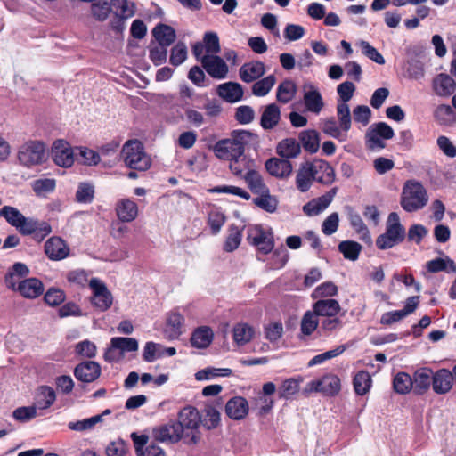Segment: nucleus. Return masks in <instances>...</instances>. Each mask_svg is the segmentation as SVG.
I'll list each match as a JSON object with an SVG mask.
<instances>
[{
  "instance_id": "obj_13",
  "label": "nucleus",
  "mask_w": 456,
  "mask_h": 456,
  "mask_svg": "<svg viewBox=\"0 0 456 456\" xmlns=\"http://www.w3.org/2000/svg\"><path fill=\"white\" fill-rule=\"evenodd\" d=\"M310 166L314 175V181L323 184L330 185L336 179V173L331 165L321 159H315L310 162Z\"/></svg>"
},
{
  "instance_id": "obj_40",
  "label": "nucleus",
  "mask_w": 456,
  "mask_h": 456,
  "mask_svg": "<svg viewBox=\"0 0 456 456\" xmlns=\"http://www.w3.org/2000/svg\"><path fill=\"white\" fill-rule=\"evenodd\" d=\"M371 384L372 379L367 370L358 371L353 379L354 389L358 395H366L370 391Z\"/></svg>"
},
{
  "instance_id": "obj_14",
  "label": "nucleus",
  "mask_w": 456,
  "mask_h": 456,
  "mask_svg": "<svg viewBox=\"0 0 456 456\" xmlns=\"http://www.w3.org/2000/svg\"><path fill=\"white\" fill-rule=\"evenodd\" d=\"M304 92V104L308 111L319 114L324 106L322 96L313 83H305L302 86Z\"/></svg>"
},
{
  "instance_id": "obj_39",
  "label": "nucleus",
  "mask_w": 456,
  "mask_h": 456,
  "mask_svg": "<svg viewBox=\"0 0 456 456\" xmlns=\"http://www.w3.org/2000/svg\"><path fill=\"white\" fill-rule=\"evenodd\" d=\"M200 417V424L208 430L214 429L220 424V412L214 405H206Z\"/></svg>"
},
{
  "instance_id": "obj_21",
  "label": "nucleus",
  "mask_w": 456,
  "mask_h": 456,
  "mask_svg": "<svg viewBox=\"0 0 456 456\" xmlns=\"http://www.w3.org/2000/svg\"><path fill=\"white\" fill-rule=\"evenodd\" d=\"M452 373L447 369H440L433 372L432 387L435 393L444 395L452 387Z\"/></svg>"
},
{
  "instance_id": "obj_42",
  "label": "nucleus",
  "mask_w": 456,
  "mask_h": 456,
  "mask_svg": "<svg viewBox=\"0 0 456 456\" xmlns=\"http://www.w3.org/2000/svg\"><path fill=\"white\" fill-rule=\"evenodd\" d=\"M348 208V218L350 221L351 226L354 229V231L361 235V238L365 241H370V234L368 227L362 221L361 216L354 211V209L350 207Z\"/></svg>"
},
{
  "instance_id": "obj_37",
  "label": "nucleus",
  "mask_w": 456,
  "mask_h": 456,
  "mask_svg": "<svg viewBox=\"0 0 456 456\" xmlns=\"http://www.w3.org/2000/svg\"><path fill=\"white\" fill-rule=\"evenodd\" d=\"M56 400L53 388L48 386H41L37 388L35 397V406L40 410L49 408Z\"/></svg>"
},
{
  "instance_id": "obj_29",
  "label": "nucleus",
  "mask_w": 456,
  "mask_h": 456,
  "mask_svg": "<svg viewBox=\"0 0 456 456\" xmlns=\"http://www.w3.org/2000/svg\"><path fill=\"white\" fill-rule=\"evenodd\" d=\"M304 378L300 375L286 379L278 388V396L280 399L289 400L296 395L300 389V385Z\"/></svg>"
},
{
  "instance_id": "obj_62",
  "label": "nucleus",
  "mask_w": 456,
  "mask_h": 456,
  "mask_svg": "<svg viewBox=\"0 0 456 456\" xmlns=\"http://www.w3.org/2000/svg\"><path fill=\"white\" fill-rule=\"evenodd\" d=\"M226 217L223 212L218 209H212L208 213V224L210 227L211 233L217 234L224 224L225 223Z\"/></svg>"
},
{
  "instance_id": "obj_41",
  "label": "nucleus",
  "mask_w": 456,
  "mask_h": 456,
  "mask_svg": "<svg viewBox=\"0 0 456 456\" xmlns=\"http://www.w3.org/2000/svg\"><path fill=\"white\" fill-rule=\"evenodd\" d=\"M321 393L328 396L338 395L341 388L340 379L337 375L329 374L321 379Z\"/></svg>"
},
{
  "instance_id": "obj_49",
  "label": "nucleus",
  "mask_w": 456,
  "mask_h": 456,
  "mask_svg": "<svg viewBox=\"0 0 456 456\" xmlns=\"http://www.w3.org/2000/svg\"><path fill=\"white\" fill-rule=\"evenodd\" d=\"M427 270L429 273H438L442 271L456 273V264L449 257L446 259L436 258L427 263Z\"/></svg>"
},
{
  "instance_id": "obj_6",
  "label": "nucleus",
  "mask_w": 456,
  "mask_h": 456,
  "mask_svg": "<svg viewBox=\"0 0 456 456\" xmlns=\"http://www.w3.org/2000/svg\"><path fill=\"white\" fill-rule=\"evenodd\" d=\"M45 144L37 140L23 143L18 151L20 163L27 167L42 164L45 159Z\"/></svg>"
},
{
  "instance_id": "obj_18",
  "label": "nucleus",
  "mask_w": 456,
  "mask_h": 456,
  "mask_svg": "<svg viewBox=\"0 0 456 456\" xmlns=\"http://www.w3.org/2000/svg\"><path fill=\"white\" fill-rule=\"evenodd\" d=\"M226 415L234 420H240L248 414L249 406L246 398L234 396L227 401L225 404Z\"/></svg>"
},
{
  "instance_id": "obj_30",
  "label": "nucleus",
  "mask_w": 456,
  "mask_h": 456,
  "mask_svg": "<svg viewBox=\"0 0 456 456\" xmlns=\"http://www.w3.org/2000/svg\"><path fill=\"white\" fill-rule=\"evenodd\" d=\"M433 86L436 94L439 96H449L456 90V83L453 78L444 73L436 77L433 81Z\"/></svg>"
},
{
  "instance_id": "obj_28",
  "label": "nucleus",
  "mask_w": 456,
  "mask_h": 456,
  "mask_svg": "<svg viewBox=\"0 0 456 456\" xmlns=\"http://www.w3.org/2000/svg\"><path fill=\"white\" fill-rule=\"evenodd\" d=\"M340 309L338 301L333 298L319 299L313 305V311L317 316L334 317Z\"/></svg>"
},
{
  "instance_id": "obj_12",
  "label": "nucleus",
  "mask_w": 456,
  "mask_h": 456,
  "mask_svg": "<svg viewBox=\"0 0 456 456\" xmlns=\"http://www.w3.org/2000/svg\"><path fill=\"white\" fill-rule=\"evenodd\" d=\"M202 68L213 78L224 79L228 73L225 61L216 54H206L200 58Z\"/></svg>"
},
{
  "instance_id": "obj_44",
  "label": "nucleus",
  "mask_w": 456,
  "mask_h": 456,
  "mask_svg": "<svg viewBox=\"0 0 456 456\" xmlns=\"http://www.w3.org/2000/svg\"><path fill=\"white\" fill-rule=\"evenodd\" d=\"M393 388L399 395L408 394L413 390L411 376L404 371L398 372L393 379Z\"/></svg>"
},
{
  "instance_id": "obj_63",
  "label": "nucleus",
  "mask_w": 456,
  "mask_h": 456,
  "mask_svg": "<svg viewBox=\"0 0 456 456\" xmlns=\"http://www.w3.org/2000/svg\"><path fill=\"white\" fill-rule=\"evenodd\" d=\"M230 161L229 167L231 172L239 178H243L245 173L251 169L249 167V161L247 160L246 157L243 155L240 158L232 159Z\"/></svg>"
},
{
  "instance_id": "obj_26",
  "label": "nucleus",
  "mask_w": 456,
  "mask_h": 456,
  "mask_svg": "<svg viewBox=\"0 0 456 456\" xmlns=\"http://www.w3.org/2000/svg\"><path fill=\"white\" fill-rule=\"evenodd\" d=\"M16 290L26 298H37L43 294L44 285L37 278H28L20 281L16 287Z\"/></svg>"
},
{
  "instance_id": "obj_23",
  "label": "nucleus",
  "mask_w": 456,
  "mask_h": 456,
  "mask_svg": "<svg viewBox=\"0 0 456 456\" xmlns=\"http://www.w3.org/2000/svg\"><path fill=\"white\" fill-rule=\"evenodd\" d=\"M217 94L225 102L233 103L242 99L243 88L237 82H226L217 86Z\"/></svg>"
},
{
  "instance_id": "obj_25",
  "label": "nucleus",
  "mask_w": 456,
  "mask_h": 456,
  "mask_svg": "<svg viewBox=\"0 0 456 456\" xmlns=\"http://www.w3.org/2000/svg\"><path fill=\"white\" fill-rule=\"evenodd\" d=\"M137 204L129 199L120 200L116 205V216L121 222H132L138 216Z\"/></svg>"
},
{
  "instance_id": "obj_33",
  "label": "nucleus",
  "mask_w": 456,
  "mask_h": 456,
  "mask_svg": "<svg viewBox=\"0 0 456 456\" xmlns=\"http://www.w3.org/2000/svg\"><path fill=\"white\" fill-rule=\"evenodd\" d=\"M152 35L159 45L164 47L171 45L175 38V30L169 25L159 23L152 30Z\"/></svg>"
},
{
  "instance_id": "obj_27",
  "label": "nucleus",
  "mask_w": 456,
  "mask_h": 456,
  "mask_svg": "<svg viewBox=\"0 0 456 456\" xmlns=\"http://www.w3.org/2000/svg\"><path fill=\"white\" fill-rule=\"evenodd\" d=\"M214 333L211 328L200 326L193 330L190 342L191 346L199 349H204L210 346L213 341Z\"/></svg>"
},
{
  "instance_id": "obj_47",
  "label": "nucleus",
  "mask_w": 456,
  "mask_h": 456,
  "mask_svg": "<svg viewBox=\"0 0 456 456\" xmlns=\"http://www.w3.org/2000/svg\"><path fill=\"white\" fill-rule=\"evenodd\" d=\"M296 92V84L291 80H285L277 88L276 99L278 102L286 104L294 98Z\"/></svg>"
},
{
  "instance_id": "obj_59",
  "label": "nucleus",
  "mask_w": 456,
  "mask_h": 456,
  "mask_svg": "<svg viewBox=\"0 0 456 456\" xmlns=\"http://www.w3.org/2000/svg\"><path fill=\"white\" fill-rule=\"evenodd\" d=\"M135 13V4L129 0H116V18L126 20Z\"/></svg>"
},
{
  "instance_id": "obj_35",
  "label": "nucleus",
  "mask_w": 456,
  "mask_h": 456,
  "mask_svg": "<svg viewBox=\"0 0 456 456\" xmlns=\"http://www.w3.org/2000/svg\"><path fill=\"white\" fill-rule=\"evenodd\" d=\"M242 179L253 194L266 192V190L269 189L260 173L255 169H248Z\"/></svg>"
},
{
  "instance_id": "obj_16",
  "label": "nucleus",
  "mask_w": 456,
  "mask_h": 456,
  "mask_svg": "<svg viewBox=\"0 0 456 456\" xmlns=\"http://www.w3.org/2000/svg\"><path fill=\"white\" fill-rule=\"evenodd\" d=\"M45 253L49 259L59 261L69 256V248L61 238L53 236L45 241Z\"/></svg>"
},
{
  "instance_id": "obj_34",
  "label": "nucleus",
  "mask_w": 456,
  "mask_h": 456,
  "mask_svg": "<svg viewBox=\"0 0 456 456\" xmlns=\"http://www.w3.org/2000/svg\"><path fill=\"white\" fill-rule=\"evenodd\" d=\"M313 181H314V175L310 166V162H305L301 165L296 175V185L301 192L307 191Z\"/></svg>"
},
{
  "instance_id": "obj_56",
  "label": "nucleus",
  "mask_w": 456,
  "mask_h": 456,
  "mask_svg": "<svg viewBox=\"0 0 456 456\" xmlns=\"http://www.w3.org/2000/svg\"><path fill=\"white\" fill-rule=\"evenodd\" d=\"M1 216H3L9 224L17 229L24 215L14 207L4 206L0 209V217Z\"/></svg>"
},
{
  "instance_id": "obj_53",
  "label": "nucleus",
  "mask_w": 456,
  "mask_h": 456,
  "mask_svg": "<svg viewBox=\"0 0 456 456\" xmlns=\"http://www.w3.org/2000/svg\"><path fill=\"white\" fill-rule=\"evenodd\" d=\"M114 4V0L110 1H98L96 3L92 4L91 5V12L94 18L97 20H105L110 13L112 12V5Z\"/></svg>"
},
{
  "instance_id": "obj_15",
  "label": "nucleus",
  "mask_w": 456,
  "mask_h": 456,
  "mask_svg": "<svg viewBox=\"0 0 456 456\" xmlns=\"http://www.w3.org/2000/svg\"><path fill=\"white\" fill-rule=\"evenodd\" d=\"M89 287L94 294L93 303L102 310L107 309L111 305L112 297L105 284L97 278H92L89 281Z\"/></svg>"
},
{
  "instance_id": "obj_36",
  "label": "nucleus",
  "mask_w": 456,
  "mask_h": 456,
  "mask_svg": "<svg viewBox=\"0 0 456 456\" xmlns=\"http://www.w3.org/2000/svg\"><path fill=\"white\" fill-rule=\"evenodd\" d=\"M111 410L107 409L102 413L77 421H71L68 424L70 430L83 432L92 430L96 424L102 423L105 415H110Z\"/></svg>"
},
{
  "instance_id": "obj_50",
  "label": "nucleus",
  "mask_w": 456,
  "mask_h": 456,
  "mask_svg": "<svg viewBox=\"0 0 456 456\" xmlns=\"http://www.w3.org/2000/svg\"><path fill=\"white\" fill-rule=\"evenodd\" d=\"M75 151V159L81 164L93 166L100 161L99 154L94 150L86 147H76Z\"/></svg>"
},
{
  "instance_id": "obj_22",
  "label": "nucleus",
  "mask_w": 456,
  "mask_h": 456,
  "mask_svg": "<svg viewBox=\"0 0 456 456\" xmlns=\"http://www.w3.org/2000/svg\"><path fill=\"white\" fill-rule=\"evenodd\" d=\"M265 73V64L260 61L244 63L239 69L240 77L245 83L256 81Z\"/></svg>"
},
{
  "instance_id": "obj_24",
  "label": "nucleus",
  "mask_w": 456,
  "mask_h": 456,
  "mask_svg": "<svg viewBox=\"0 0 456 456\" xmlns=\"http://www.w3.org/2000/svg\"><path fill=\"white\" fill-rule=\"evenodd\" d=\"M265 168L271 175L278 178H286L292 173V165L288 159H269L265 162Z\"/></svg>"
},
{
  "instance_id": "obj_51",
  "label": "nucleus",
  "mask_w": 456,
  "mask_h": 456,
  "mask_svg": "<svg viewBox=\"0 0 456 456\" xmlns=\"http://www.w3.org/2000/svg\"><path fill=\"white\" fill-rule=\"evenodd\" d=\"M258 195L259 197H256L253 200V202L256 206L269 213H273L276 211L278 200L274 196L270 194L269 189L266 190V192H262Z\"/></svg>"
},
{
  "instance_id": "obj_19",
  "label": "nucleus",
  "mask_w": 456,
  "mask_h": 456,
  "mask_svg": "<svg viewBox=\"0 0 456 456\" xmlns=\"http://www.w3.org/2000/svg\"><path fill=\"white\" fill-rule=\"evenodd\" d=\"M101 374L100 365L92 361L83 362L77 364L74 370L76 379L84 383L94 381Z\"/></svg>"
},
{
  "instance_id": "obj_10",
  "label": "nucleus",
  "mask_w": 456,
  "mask_h": 456,
  "mask_svg": "<svg viewBox=\"0 0 456 456\" xmlns=\"http://www.w3.org/2000/svg\"><path fill=\"white\" fill-rule=\"evenodd\" d=\"M75 149L62 139L56 140L52 146V159L53 162L61 167H70L75 161Z\"/></svg>"
},
{
  "instance_id": "obj_43",
  "label": "nucleus",
  "mask_w": 456,
  "mask_h": 456,
  "mask_svg": "<svg viewBox=\"0 0 456 456\" xmlns=\"http://www.w3.org/2000/svg\"><path fill=\"white\" fill-rule=\"evenodd\" d=\"M436 121L443 126H452L456 122V113L450 105L441 104L434 112Z\"/></svg>"
},
{
  "instance_id": "obj_11",
  "label": "nucleus",
  "mask_w": 456,
  "mask_h": 456,
  "mask_svg": "<svg viewBox=\"0 0 456 456\" xmlns=\"http://www.w3.org/2000/svg\"><path fill=\"white\" fill-rule=\"evenodd\" d=\"M152 436L157 442L177 443L183 437L181 427L175 420L152 428Z\"/></svg>"
},
{
  "instance_id": "obj_52",
  "label": "nucleus",
  "mask_w": 456,
  "mask_h": 456,
  "mask_svg": "<svg viewBox=\"0 0 456 456\" xmlns=\"http://www.w3.org/2000/svg\"><path fill=\"white\" fill-rule=\"evenodd\" d=\"M254 335V330L247 323H239L233 328V339L238 345L248 343Z\"/></svg>"
},
{
  "instance_id": "obj_9",
  "label": "nucleus",
  "mask_w": 456,
  "mask_h": 456,
  "mask_svg": "<svg viewBox=\"0 0 456 456\" xmlns=\"http://www.w3.org/2000/svg\"><path fill=\"white\" fill-rule=\"evenodd\" d=\"M247 239L249 244L256 247L257 250L264 255L271 253L274 248V238L272 229L265 230L260 224L248 230Z\"/></svg>"
},
{
  "instance_id": "obj_1",
  "label": "nucleus",
  "mask_w": 456,
  "mask_h": 456,
  "mask_svg": "<svg viewBox=\"0 0 456 456\" xmlns=\"http://www.w3.org/2000/svg\"><path fill=\"white\" fill-rule=\"evenodd\" d=\"M257 135L247 130H233L227 139L218 141L214 146V152L218 159L231 160L243 156L245 147Z\"/></svg>"
},
{
  "instance_id": "obj_45",
  "label": "nucleus",
  "mask_w": 456,
  "mask_h": 456,
  "mask_svg": "<svg viewBox=\"0 0 456 456\" xmlns=\"http://www.w3.org/2000/svg\"><path fill=\"white\" fill-rule=\"evenodd\" d=\"M183 322V316L180 313L172 312L169 314L167 320V332L171 338H178L182 334Z\"/></svg>"
},
{
  "instance_id": "obj_2",
  "label": "nucleus",
  "mask_w": 456,
  "mask_h": 456,
  "mask_svg": "<svg viewBox=\"0 0 456 456\" xmlns=\"http://www.w3.org/2000/svg\"><path fill=\"white\" fill-rule=\"evenodd\" d=\"M405 227L401 224L399 215L391 212L387 219L385 232L376 239V247L380 250L390 249L404 241Z\"/></svg>"
},
{
  "instance_id": "obj_5",
  "label": "nucleus",
  "mask_w": 456,
  "mask_h": 456,
  "mask_svg": "<svg viewBox=\"0 0 456 456\" xmlns=\"http://www.w3.org/2000/svg\"><path fill=\"white\" fill-rule=\"evenodd\" d=\"M201 417L198 409L194 406H185L178 413L177 425L181 427V431L191 430V436L187 442L189 444H197L200 440V434L198 428L200 424Z\"/></svg>"
},
{
  "instance_id": "obj_7",
  "label": "nucleus",
  "mask_w": 456,
  "mask_h": 456,
  "mask_svg": "<svg viewBox=\"0 0 456 456\" xmlns=\"http://www.w3.org/2000/svg\"><path fill=\"white\" fill-rule=\"evenodd\" d=\"M395 136L393 128L386 122L372 124L365 134V145L370 151L381 150L386 147L384 140H390Z\"/></svg>"
},
{
  "instance_id": "obj_61",
  "label": "nucleus",
  "mask_w": 456,
  "mask_h": 456,
  "mask_svg": "<svg viewBox=\"0 0 456 456\" xmlns=\"http://www.w3.org/2000/svg\"><path fill=\"white\" fill-rule=\"evenodd\" d=\"M314 312L306 311L303 315L300 330L305 336L311 335L318 327V320Z\"/></svg>"
},
{
  "instance_id": "obj_54",
  "label": "nucleus",
  "mask_w": 456,
  "mask_h": 456,
  "mask_svg": "<svg viewBox=\"0 0 456 456\" xmlns=\"http://www.w3.org/2000/svg\"><path fill=\"white\" fill-rule=\"evenodd\" d=\"M263 396L260 397V400L263 403V405L259 408V414L265 415L271 411L273 407V400L266 398L265 395H272L276 391V386L273 382H266L263 385L262 387Z\"/></svg>"
},
{
  "instance_id": "obj_64",
  "label": "nucleus",
  "mask_w": 456,
  "mask_h": 456,
  "mask_svg": "<svg viewBox=\"0 0 456 456\" xmlns=\"http://www.w3.org/2000/svg\"><path fill=\"white\" fill-rule=\"evenodd\" d=\"M322 130L327 135L331 136L335 139H338L340 142L346 140V136L342 134L343 130L341 129L340 126H338L337 125V122L334 118H330L324 120Z\"/></svg>"
},
{
  "instance_id": "obj_58",
  "label": "nucleus",
  "mask_w": 456,
  "mask_h": 456,
  "mask_svg": "<svg viewBox=\"0 0 456 456\" xmlns=\"http://www.w3.org/2000/svg\"><path fill=\"white\" fill-rule=\"evenodd\" d=\"M337 116L339 121V126L344 132H348L351 128V114L347 103L338 102L337 104Z\"/></svg>"
},
{
  "instance_id": "obj_38",
  "label": "nucleus",
  "mask_w": 456,
  "mask_h": 456,
  "mask_svg": "<svg viewBox=\"0 0 456 456\" xmlns=\"http://www.w3.org/2000/svg\"><path fill=\"white\" fill-rule=\"evenodd\" d=\"M277 153L285 159L296 158L301 151L300 143L294 138H286L277 146Z\"/></svg>"
},
{
  "instance_id": "obj_60",
  "label": "nucleus",
  "mask_w": 456,
  "mask_h": 456,
  "mask_svg": "<svg viewBox=\"0 0 456 456\" xmlns=\"http://www.w3.org/2000/svg\"><path fill=\"white\" fill-rule=\"evenodd\" d=\"M241 231L234 224L230 227V233L226 238L224 244V250L225 252H232L239 248L241 242Z\"/></svg>"
},
{
  "instance_id": "obj_55",
  "label": "nucleus",
  "mask_w": 456,
  "mask_h": 456,
  "mask_svg": "<svg viewBox=\"0 0 456 456\" xmlns=\"http://www.w3.org/2000/svg\"><path fill=\"white\" fill-rule=\"evenodd\" d=\"M94 187L90 183H79L76 191V201L78 203L88 204L94 200Z\"/></svg>"
},
{
  "instance_id": "obj_31",
  "label": "nucleus",
  "mask_w": 456,
  "mask_h": 456,
  "mask_svg": "<svg viewBox=\"0 0 456 456\" xmlns=\"http://www.w3.org/2000/svg\"><path fill=\"white\" fill-rule=\"evenodd\" d=\"M281 120V110L278 105L271 103L265 106L261 118L260 125L265 130L274 128Z\"/></svg>"
},
{
  "instance_id": "obj_46",
  "label": "nucleus",
  "mask_w": 456,
  "mask_h": 456,
  "mask_svg": "<svg viewBox=\"0 0 456 456\" xmlns=\"http://www.w3.org/2000/svg\"><path fill=\"white\" fill-rule=\"evenodd\" d=\"M338 248L344 257L350 261L357 260L362 249V245L354 240H343L338 244Z\"/></svg>"
},
{
  "instance_id": "obj_3",
  "label": "nucleus",
  "mask_w": 456,
  "mask_h": 456,
  "mask_svg": "<svg viewBox=\"0 0 456 456\" xmlns=\"http://www.w3.org/2000/svg\"><path fill=\"white\" fill-rule=\"evenodd\" d=\"M121 157L129 169L145 172L151 168L152 160L145 152L144 146L139 140H129L122 148Z\"/></svg>"
},
{
  "instance_id": "obj_48",
  "label": "nucleus",
  "mask_w": 456,
  "mask_h": 456,
  "mask_svg": "<svg viewBox=\"0 0 456 456\" xmlns=\"http://www.w3.org/2000/svg\"><path fill=\"white\" fill-rule=\"evenodd\" d=\"M28 273L29 269L25 264L20 262L15 263L11 268V270L8 272V273L5 275L4 281L6 283V286L12 290H16V281L14 280V277H25L28 275Z\"/></svg>"
},
{
  "instance_id": "obj_17",
  "label": "nucleus",
  "mask_w": 456,
  "mask_h": 456,
  "mask_svg": "<svg viewBox=\"0 0 456 456\" xmlns=\"http://www.w3.org/2000/svg\"><path fill=\"white\" fill-rule=\"evenodd\" d=\"M338 187H333L325 194L307 202L303 207L304 213L309 216H313L322 212L331 203L333 198L338 192Z\"/></svg>"
},
{
  "instance_id": "obj_57",
  "label": "nucleus",
  "mask_w": 456,
  "mask_h": 456,
  "mask_svg": "<svg viewBox=\"0 0 456 456\" xmlns=\"http://www.w3.org/2000/svg\"><path fill=\"white\" fill-rule=\"evenodd\" d=\"M276 78L273 75H269L258 81L252 86V93L256 96H265L275 85Z\"/></svg>"
},
{
  "instance_id": "obj_20",
  "label": "nucleus",
  "mask_w": 456,
  "mask_h": 456,
  "mask_svg": "<svg viewBox=\"0 0 456 456\" xmlns=\"http://www.w3.org/2000/svg\"><path fill=\"white\" fill-rule=\"evenodd\" d=\"M433 370L430 368H419L412 375V386L415 395H422L432 385Z\"/></svg>"
},
{
  "instance_id": "obj_4",
  "label": "nucleus",
  "mask_w": 456,
  "mask_h": 456,
  "mask_svg": "<svg viewBox=\"0 0 456 456\" xmlns=\"http://www.w3.org/2000/svg\"><path fill=\"white\" fill-rule=\"evenodd\" d=\"M428 201V192L421 183L416 180L405 182L400 204L407 212H415L423 208Z\"/></svg>"
},
{
  "instance_id": "obj_8",
  "label": "nucleus",
  "mask_w": 456,
  "mask_h": 456,
  "mask_svg": "<svg viewBox=\"0 0 456 456\" xmlns=\"http://www.w3.org/2000/svg\"><path fill=\"white\" fill-rule=\"evenodd\" d=\"M17 230L23 236H32L37 242L43 241L52 232V227L48 222L25 216Z\"/></svg>"
},
{
  "instance_id": "obj_32",
  "label": "nucleus",
  "mask_w": 456,
  "mask_h": 456,
  "mask_svg": "<svg viewBox=\"0 0 456 456\" xmlns=\"http://www.w3.org/2000/svg\"><path fill=\"white\" fill-rule=\"evenodd\" d=\"M299 143L304 150L310 153H316L320 148V134L314 129H307L299 133Z\"/></svg>"
}]
</instances>
